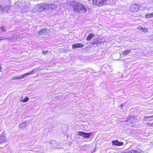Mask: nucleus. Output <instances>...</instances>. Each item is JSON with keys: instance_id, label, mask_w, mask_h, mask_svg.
Returning <instances> with one entry per match:
<instances>
[{"instance_id": "f257e3e1", "label": "nucleus", "mask_w": 153, "mask_h": 153, "mask_svg": "<svg viewBox=\"0 0 153 153\" xmlns=\"http://www.w3.org/2000/svg\"><path fill=\"white\" fill-rule=\"evenodd\" d=\"M70 5L72 6L74 10L76 12L84 13L87 11V8L80 3L74 1H71Z\"/></svg>"}, {"instance_id": "f03ea898", "label": "nucleus", "mask_w": 153, "mask_h": 153, "mask_svg": "<svg viewBox=\"0 0 153 153\" xmlns=\"http://www.w3.org/2000/svg\"><path fill=\"white\" fill-rule=\"evenodd\" d=\"M106 0H93V5L101 7L105 5Z\"/></svg>"}, {"instance_id": "7ed1b4c3", "label": "nucleus", "mask_w": 153, "mask_h": 153, "mask_svg": "<svg viewBox=\"0 0 153 153\" xmlns=\"http://www.w3.org/2000/svg\"><path fill=\"white\" fill-rule=\"evenodd\" d=\"M47 4H38L36 7V9L37 11L39 12L43 11L45 10H47Z\"/></svg>"}, {"instance_id": "20e7f679", "label": "nucleus", "mask_w": 153, "mask_h": 153, "mask_svg": "<svg viewBox=\"0 0 153 153\" xmlns=\"http://www.w3.org/2000/svg\"><path fill=\"white\" fill-rule=\"evenodd\" d=\"M47 30L44 29L37 33L36 36L37 37H39V38H40L44 37L46 35H47Z\"/></svg>"}, {"instance_id": "39448f33", "label": "nucleus", "mask_w": 153, "mask_h": 153, "mask_svg": "<svg viewBox=\"0 0 153 153\" xmlns=\"http://www.w3.org/2000/svg\"><path fill=\"white\" fill-rule=\"evenodd\" d=\"M139 4H132L130 7V10L133 11L139 10Z\"/></svg>"}, {"instance_id": "423d86ee", "label": "nucleus", "mask_w": 153, "mask_h": 153, "mask_svg": "<svg viewBox=\"0 0 153 153\" xmlns=\"http://www.w3.org/2000/svg\"><path fill=\"white\" fill-rule=\"evenodd\" d=\"M91 133H87L82 131H78L77 133L78 135L84 138H87L89 137Z\"/></svg>"}, {"instance_id": "0eeeda50", "label": "nucleus", "mask_w": 153, "mask_h": 153, "mask_svg": "<svg viewBox=\"0 0 153 153\" xmlns=\"http://www.w3.org/2000/svg\"><path fill=\"white\" fill-rule=\"evenodd\" d=\"M37 70V69H34L29 73L19 76V79H22L32 74L34 72L36 71Z\"/></svg>"}, {"instance_id": "6e6552de", "label": "nucleus", "mask_w": 153, "mask_h": 153, "mask_svg": "<svg viewBox=\"0 0 153 153\" xmlns=\"http://www.w3.org/2000/svg\"><path fill=\"white\" fill-rule=\"evenodd\" d=\"M6 136L4 133H2L0 136V144L7 142Z\"/></svg>"}, {"instance_id": "1a4fd4ad", "label": "nucleus", "mask_w": 153, "mask_h": 153, "mask_svg": "<svg viewBox=\"0 0 153 153\" xmlns=\"http://www.w3.org/2000/svg\"><path fill=\"white\" fill-rule=\"evenodd\" d=\"M116 0H106L105 5H114L116 4Z\"/></svg>"}, {"instance_id": "9d476101", "label": "nucleus", "mask_w": 153, "mask_h": 153, "mask_svg": "<svg viewBox=\"0 0 153 153\" xmlns=\"http://www.w3.org/2000/svg\"><path fill=\"white\" fill-rule=\"evenodd\" d=\"M112 143L113 145L117 146H122L123 144V142H119L117 140L112 141Z\"/></svg>"}, {"instance_id": "9b49d317", "label": "nucleus", "mask_w": 153, "mask_h": 153, "mask_svg": "<svg viewBox=\"0 0 153 153\" xmlns=\"http://www.w3.org/2000/svg\"><path fill=\"white\" fill-rule=\"evenodd\" d=\"M57 6L54 4H47V10L51 9H52L55 10L57 8Z\"/></svg>"}, {"instance_id": "f8f14e48", "label": "nucleus", "mask_w": 153, "mask_h": 153, "mask_svg": "<svg viewBox=\"0 0 153 153\" xmlns=\"http://www.w3.org/2000/svg\"><path fill=\"white\" fill-rule=\"evenodd\" d=\"M10 8V6L7 5L5 7H2V6L0 5V12H2L3 11L4 12H8V10Z\"/></svg>"}, {"instance_id": "ddd939ff", "label": "nucleus", "mask_w": 153, "mask_h": 153, "mask_svg": "<svg viewBox=\"0 0 153 153\" xmlns=\"http://www.w3.org/2000/svg\"><path fill=\"white\" fill-rule=\"evenodd\" d=\"M83 46V45L81 43L75 44L72 45L73 49H75L77 48H81Z\"/></svg>"}, {"instance_id": "4468645a", "label": "nucleus", "mask_w": 153, "mask_h": 153, "mask_svg": "<svg viewBox=\"0 0 153 153\" xmlns=\"http://www.w3.org/2000/svg\"><path fill=\"white\" fill-rule=\"evenodd\" d=\"M144 152L140 149L137 150H132L130 152H126V153H143Z\"/></svg>"}, {"instance_id": "2eb2a0df", "label": "nucleus", "mask_w": 153, "mask_h": 153, "mask_svg": "<svg viewBox=\"0 0 153 153\" xmlns=\"http://www.w3.org/2000/svg\"><path fill=\"white\" fill-rule=\"evenodd\" d=\"M138 29L144 32H146L148 31V29L146 27L143 28L141 26H139L138 27Z\"/></svg>"}, {"instance_id": "dca6fc26", "label": "nucleus", "mask_w": 153, "mask_h": 153, "mask_svg": "<svg viewBox=\"0 0 153 153\" xmlns=\"http://www.w3.org/2000/svg\"><path fill=\"white\" fill-rule=\"evenodd\" d=\"M22 9L20 11H22L23 13H24L27 11L28 10V7L27 6H25L24 7H22V8H20Z\"/></svg>"}, {"instance_id": "f3484780", "label": "nucleus", "mask_w": 153, "mask_h": 153, "mask_svg": "<svg viewBox=\"0 0 153 153\" xmlns=\"http://www.w3.org/2000/svg\"><path fill=\"white\" fill-rule=\"evenodd\" d=\"M27 122L26 121L20 123L19 125V127L21 128H25Z\"/></svg>"}, {"instance_id": "a211bd4d", "label": "nucleus", "mask_w": 153, "mask_h": 153, "mask_svg": "<svg viewBox=\"0 0 153 153\" xmlns=\"http://www.w3.org/2000/svg\"><path fill=\"white\" fill-rule=\"evenodd\" d=\"M94 36V35L93 33H90L89 34L87 38V40L88 41H90L91 38L93 37Z\"/></svg>"}, {"instance_id": "6ab92c4d", "label": "nucleus", "mask_w": 153, "mask_h": 153, "mask_svg": "<svg viewBox=\"0 0 153 153\" xmlns=\"http://www.w3.org/2000/svg\"><path fill=\"white\" fill-rule=\"evenodd\" d=\"M131 52V50H125L123 52V54L124 56H126L128 54Z\"/></svg>"}, {"instance_id": "aec40b11", "label": "nucleus", "mask_w": 153, "mask_h": 153, "mask_svg": "<svg viewBox=\"0 0 153 153\" xmlns=\"http://www.w3.org/2000/svg\"><path fill=\"white\" fill-rule=\"evenodd\" d=\"M146 17L147 18H149L153 17V12L150 13H147L146 15Z\"/></svg>"}, {"instance_id": "412c9836", "label": "nucleus", "mask_w": 153, "mask_h": 153, "mask_svg": "<svg viewBox=\"0 0 153 153\" xmlns=\"http://www.w3.org/2000/svg\"><path fill=\"white\" fill-rule=\"evenodd\" d=\"M139 10H143L146 9V7H144L142 5L139 4Z\"/></svg>"}, {"instance_id": "4be33fe9", "label": "nucleus", "mask_w": 153, "mask_h": 153, "mask_svg": "<svg viewBox=\"0 0 153 153\" xmlns=\"http://www.w3.org/2000/svg\"><path fill=\"white\" fill-rule=\"evenodd\" d=\"M29 98L27 97H26L24 99H21V101L23 103L27 102L28 101Z\"/></svg>"}, {"instance_id": "5701e85b", "label": "nucleus", "mask_w": 153, "mask_h": 153, "mask_svg": "<svg viewBox=\"0 0 153 153\" xmlns=\"http://www.w3.org/2000/svg\"><path fill=\"white\" fill-rule=\"evenodd\" d=\"M101 44V43L99 41H96L94 43H92V44L94 45V44H96L97 45H100Z\"/></svg>"}, {"instance_id": "b1692460", "label": "nucleus", "mask_w": 153, "mask_h": 153, "mask_svg": "<svg viewBox=\"0 0 153 153\" xmlns=\"http://www.w3.org/2000/svg\"><path fill=\"white\" fill-rule=\"evenodd\" d=\"M48 51H42V53L43 54H47V53H48Z\"/></svg>"}, {"instance_id": "393cba45", "label": "nucleus", "mask_w": 153, "mask_h": 153, "mask_svg": "<svg viewBox=\"0 0 153 153\" xmlns=\"http://www.w3.org/2000/svg\"><path fill=\"white\" fill-rule=\"evenodd\" d=\"M19 76H14L13 77V79L16 80L17 79H19Z\"/></svg>"}, {"instance_id": "a878e982", "label": "nucleus", "mask_w": 153, "mask_h": 153, "mask_svg": "<svg viewBox=\"0 0 153 153\" xmlns=\"http://www.w3.org/2000/svg\"><path fill=\"white\" fill-rule=\"evenodd\" d=\"M5 28L4 27H1V30L2 31H4L5 30Z\"/></svg>"}, {"instance_id": "bb28decb", "label": "nucleus", "mask_w": 153, "mask_h": 153, "mask_svg": "<svg viewBox=\"0 0 153 153\" xmlns=\"http://www.w3.org/2000/svg\"><path fill=\"white\" fill-rule=\"evenodd\" d=\"M1 38V39H0V41L3 39H7V38L4 37H2Z\"/></svg>"}, {"instance_id": "cd10ccee", "label": "nucleus", "mask_w": 153, "mask_h": 153, "mask_svg": "<svg viewBox=\"0 0 153 153\" xmlns=\"http://www.w3.org/2000/svg\"><path fill=\"white\" fill-rule=\"evenodd\" d=\"M89 2L91 3H92L93 4V0H88Z\"/></svg>"}, {"instance_id": "c85d7f7f", "label": "nucleus", "mask_w": 153, "mask_h": 153, "mask_svg": "<svg viewBox=\"0 0 153 153\" xmlns=\"http://www.w3.org/2000/svg\"><path fill=\"white\" fill-rule=\"evenodd\" d=\"M145 117L146 118H152V117H153V115L152 116H148V117H146V116H145Z\"/></svg>"}, {"instance_id": "c756f323", "label": "nucleus", "mask_w": 153, "mask_h": 153, "mask_svg": "<svg viewBox=\"0 0 153 153\" xmlns=\"http://www.w3.org/2000/svg\"><path fill=\"white\" fill-rule=\"evenodd\" d=\"M123 105H121L119 106V107L120 108H122L123 107Z\"/></svg>"}, {"instance_id": "7c9ffc66", "label": "nucleus", "mask_w": 153, "mask_h": 153, "mask_svg": "<svg viewBox=\"0 0 153 153\" xmlns=\"http://www.w3.org/2000/svg\"><path fill=\"white\" fill-rule=\"evenodd\" d=\"M1 67L0 66V71H1Z\"/></svg>"}]
</instances>
